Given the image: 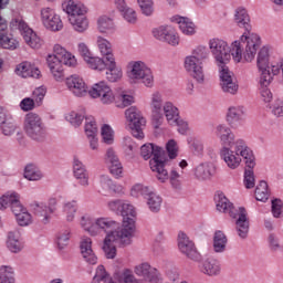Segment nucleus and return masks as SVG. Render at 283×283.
<instances>
[{
  "mask_svg": "<svg viewBox=\"0 0 283 283\" xmlns=\"http://www.w3.org/2000/svg\"><path fill=\"white\" fill-rule=\"evenodd\" d=\"M208 48L219 70V85L223 94L235 96L240 91V84L233 71L229 69L231 60L234 63H253L255 61V44L250 41L247 50H242L240 42H227L220 38H212L208 41Z\"/></svg>",
  "mask_w": 283,
  "mask_h": 283,
  "instance_id": "f257e3e1",
  "label": "nucleus"
},
{
  "mask_svg": "<svg viewBox=\"0 0 283 283\" xmlns=\"http://www.w3.org/2000/svg\"><path fill=\"white\" fill-rule=\"evenodd\" d=\"M213 134L222 145L219 154L226 167L230 171L240 169L242 167L244 139L235 138V134H233V130L227 124L217 125Z\"/></svg>",
  "mask_w": 283,
  "mask_h": 283,
  "instance_id": "f03ea898",
  "label": "nucleus"
},
{
  "mask_svg": "<svg viewBox=\"0 0 283 283\" xmlns=\"http://www.w3.org/2000/svg\"><path fill=\"white\" fill-rule=\"evenodd\" d=\"M136 235V218H124L122 226L118 223L117 228L108 232L103 239L102 251L106 260H114L118 253L116 244L122 247H129L132 238Z\"/></svg>",
  "mask_w": 283,
  "mask_h": 283,
  "instance_id": "7ed1b4c3",
  "label": "nucleus"
},
{
  "mask_svg": "<svg viewBox=\"0 0 283 283\" xmlns=\"http://www.w3.org/2000/svg\"><path fill=\"white\" fill-rule=\"evenodd\" d=\"M256 69L259 72V92L264 103L273 101V93L269 86L277 76V69L271 59V46L264 45L259 50L256 56Z\"/></svg>",
  "mask_w": 283,
  "mask_h": 283,
  "instance_id": "20e7f679",
  "label": "nucleus"
},
{
  "mask_svg": "<svg viewBox=\"0 0 283 283\" xmlns=\"http://www.w3.org/2000/svg\"><path fill=\"white\" fill-rule=\"evenodd\" d=\"M234 23L239 28H243L245 31L238 40L232 41V43L238 42L241 45V50L244 52L249 42L252 41L255 45V55H258V50H260V45H262V40L260 39V35L251 32V18L249 17L247 9L242 7L237 8L234 12Z\"/></svg>",
  "mask_w": 283,
  "mask_h": 283,
  "instance_id": "39448f33",
  "label": "nucleus"
},
{
  "mask_svg": "<svg viewBox=\"0 0 283 283\" xmlns=\"http://www.w3.org/2000/svg\"><path fill=\"white\" fill-rule=\"evenodd\" d=\"M165 150L154 144H145L140 148V156L144 160H149V168L155 174L159 182H165L168 178L167 170L165 169V158H163Z\"/></svg>",
  "mask_w": 283,
  "mask_h": 283,
  "instance_id": "423d86ee",
  "label": "nucleus"
},
{
  "mask_svg": "<svg viewBox=\"0 0 283 283\" xmlns=\"http://www.w3.org/2000/svg\"><path fill=\"white\" fill-rule=\"evenodd\" d=\"M126 75L132 85L143 83L145 87H154V71L144 61H130Z\"/></svg>",
  "mask_w": 283,
  "mask_h": 283,
  "instance_id": "0eeeda50",
  "label": "nucleus"
},
{
  "mask_svg": "<svg viewBox=\"0 0 283 283\" xmlns=\"http://www.w3.org/2000/svg\"><path fill=\"white\" fill-rule=\"evenodd\" d=\"M11 30H19L25 45L30 48L31 50H41L43 45H45V41H43V38L39 35L35 31L23 21L21 18H15L10 22Z\"/></svg>",
  "mask_w": 283,
  "mask_h": 283,
  "instance_id": "6e6552de",
  "label": "nucleus"
},
{
  "mask_svg": "<svg viewBox=\"0 0 283 283\" xmlns=\"http://www.w3.org/2000/svg\"><path fill=\"white\" fill-rule=\"evenodd\" d=\"M23 129L32 140H43L48 136L43 118L36 113L31 112L24 116Z\"/></svg>",
  "mask_w": 283,
  "mask_h": 283,
  "instance_id": "1a4fd4ad",
  "label": "nucleus"
},
{
  "mask_svg": "<svg viewBox=\"0 0 283 283\" xmlns=\"http://www.w3.org/2000/svg\"><path fill=\"white\" fill-rule=\"evenodd\" d=\"M124 116L126 119V127L130 129L134 138L143 140V138H145L143 127L147 125V119H145L140 109L136 106H130L125 111Z\"/></svg>",
  "mask_w": 283,
  "mask_h": 283,
  "instance_id": "9d476101",
  "label": "nucleus"
},
{
  "mask_svg": "<svg viewBox=\"0 0 283 283\" xmlns=\"http://www.w3.org/2000/svg\"><path fill=\"white\" fill-rule=\"evenodd\" d=\"M91 98H97L102 105H114L116 101V92L105 81H99L88 90Z\"/></svg>",
  "mask_w": 283,
  "mask_h": 283,
  "instance_id": "9b49d317",
  "label": "nucleus"
},
{
  "mask_svg": "<svg viewBox=\"0 0 283 283\" xmlns=\"http://www.w3.org/2000/svg\"><path fill=\"white\" fill-rule=\"evenodd\" d=\"M40 19L43 28L49 32H61L63 30V19L52 7H44L40 10Z\"/></svg>",
  "mask_w": 283,
  "mask_h": 283,
  "instance_id": "f8f14e48",
  "label": "nucleus"
},
{
  "mask_svg": "<svg viewBox=\"0 0 283 283\" xmlns=\"http://www.w3.org/2000/svg\"><path fill=\"white\" fill-rule=\"evenodd\" d=\"M77 52L90 70L105 72V60L98 55H94L85 42L77 44Z\"/></svg>",
  "mask_w": 283,
  "mask_h": 283,
  "instance_id": "ddd939ff",
  "label": "nucleus"
},
{
  "mask_svg": "<svg viewBox=\"0 0 283 283\" xmlns=\"http://www.w3.org/2000/svg\"><path fill=\"white\" fill-rule=\"evenodd\" d=\"M153 36L157 41L161 43H167V45H171L172 48H177L180 45V35L178 31L171 25H160L153 29Z\"/></svg>",
  "mask_w": 283,
  "mask_h": 283,
  "instance_id": "4468645a",
  "label": "nucleus"
},
{
  "mask_svg": "<svg viewBox=\"0 0 283 283\" xmlns=\"http://www.w3.org/2000/svg\"><path fill=\"white\" fill-rule=\"evenodd\" d=\"M31 208L35 218H38L42 224H49L52 220V216L56 212V199H50L48 203L33 202Z\"/></svg>",
  "mask_w": 283,
  "mask_h": 283,
  "instance_id": "2eb2a0df",
  "label": "nucleus"
},
{
  "mask_svg": "<svg viewBox=\"0 0 283 283\" xmlns=\"http://www.w3.org/2000/svg\"><path fill=\"white\" fill-rule=\"evenodd\" d=\"M163 118H166L169 125H177L178 127L181 126L184 129H188L189 127V124L180 118V111L169 101L164 104L161 120Z\"/></svg>",
  "mask_w": 283,
  "mask_h": 283,
  "instance_id": "dca6fc26",
  "label": "nucleus"
},
{
  "mask_svg": "<svg viewBox=\"0 0 283 283\" xmlns=\"http://www.w3.org/2000/svg\"><path fill=\"white\" fill-rule=\"evenodd\" d=\"M231 218L235 220V229L239 238L241 240H247L249 238V214L247 213V209L243 207L238 208V212H231Z\"/></svg>",
  "mask_w": 283,
  "mask_h": 283,
  "instance_id": "f3484780",
  "label": "nucleus"
},
{
  "mask_svg": "<svg viewBox=\"0 0 283 283\" xmlns=\"http://www.w3.org/2000/svg\"><path fill=\"white\" fill-rule=\"evenodd\" d=\"M178 249L186 258H189V260H193L195 262L200 260L196 244H193V241H191L185 232H179L178 234Z\"/></svg>",
  "mask_w": 283,
  "mask_h": 283,
  "instance_id": "a211bd4d",
  "label": "nucleus"
},
{
  "mask_svg": "<svg viewBox=\"0 0 283 283\" xmlns=\"http://www.w3.org/2000/svg\"><path fill=\"white\" fill-rule=\"evenodd\" d=\"M134 273L135 275H138V277H144L146 282H153V283L163 282V274H160L158 269L153 268L147 262L137 264L134 268Z\"/></svg>",
  "mask_w": 283,
  "mask_h": 283,
  "instance_id": "6ab92c4d",
  "label": "nucleus"
},
{
  "mask_svg": "<svg viewBox=\"0 0 283 283\" xmlns=\"http://www.w3.org/2000/svg\"><path fill=\"white\" fill-rule=\"evenodd\" d=\"M184 67L197 83H205V66L200 60L187 55L185 57Z\"/></svg>",
  "mask_w": 283,
  "mask_h": 283,
  "instance_id": "aec40b11",
  "label": "nucleus"
},
{
  "mask_svg": "<svg viewBox=\"0 0 283 283\" xmlns=\"http://www.w3.org/2000/svg\"><path fill=\"white\" fill-rule=\"evenodd\" d=\"M65 84L71 94L77 98H83L85 95L90 94L87 83H85V80L78 75H71L66 77Z\"/></svg>",
  "mask_w": 283,
  "mask_h": 283,
  "instance_id": "412c9836",
  "label": "nucleus"
},
{
  "mask_svg": "<svg viewBox=\"0 0 283 283\" xmlns=\"http://www.w3.org/2000/svg\"><path fill=\"white\" fill-rule=\"evenodd\" d=\"M0 132L3 136H12L17 132L14 115L3 106H0Z\"/></svg>",
  "mask_w": 283,
  "mask_h": 283,
  "instance_id": "4be33fe9",
  "label": "nucleus"
},
{
  "mask_svg": "<svg viewBox=\"0 0 283 283\" xmlns=\"http://www.w3.org/2000/svg\"><path fill=\"white\" fill-rule=\"evenodd\" d=\"M52 52L53 53L49 54V56H55V59L63 61L66 67H76V65H78V60L76 59V55L67 51V49H65V46L59 43L54 44Z\"/></svg>",
  "mask_w": 283,
  "mask_h": 283,
  "instance_id": "5701e85b",
  "label": "nucleus"
},
{
  "mask_svg": "<svg viewBox=\"0 0 283 283\" xmlns=\"http://www.w3.org/2000/svg\"><path fill=\"white\" fill-rule=\"evenodd\" d=\"M149 109L154 120H163V108L165 107V97L160 91H155L149 97Z\"/></svg>",
  "mask_w": 283,
  "mask_h": 283,
  "instance_id": "b1692460",
  "label": "nucleus"
},
{
  "mask_svg": "<svg viewBox=\"0 0 283 283\" xmlns=\"http://www.w3.org/2000/svg\"><path fill=\"white\" fill-rule=\"evenodd\" d=\"M46 65L56 83H63L65 81V69L63 67L65 63H63V60H59L54 55H48Z\"/></svg>",
  "mask_w": 283,
  "mask_h": 283,
  "instance_id": "393cba45",
  "label": "nucleus"
},
{
  "mask_svg": "<svg viewBox=\"0 0 283 283\" xmlns=\"http://www.w3.org/2000/svg\"><path fill=\"white\" fill-rule=\"evenodd\" d=\"M244 114H247L244 106H241V105L230 106L226 114V120L228 125L232 127V129H237V127H240V125H242V123L244 122Z\"/></svg>",
  "mask_w": 283,
  "mask_h": 283,
  "instance_id": "a878e982",
  "label": "nucleus"
},
{
  "mask_svg": "<svg viewBox=\"0 0 283 283\" xmlns=\"http://www.w3.org/2000/svg\"><path fill=\"white\" fill-rule=\"evenodd\" d=\"M10 207L12 211H19L21 209V193L17 191H8L0 196V211H6Z\"/></svg>",
  "mask_w": 283,
  "mask_h": 283,
  "instance_id": "bb28decb",
  "label": "nucleus"
},
{
  "mask_svg": "<svg viewBox=\"0 0 283 283\" xmlns=\"http://www.w3.org/2000/svg\"><path fill=\"white\" fill-rule=\"evenodd\" d=\"M95 45L101 54L99 59H103L104 62L116 59L114 55V44L105 36L98 35L95 39Z\"/></svg>",
  "mask_w": 283,
  "mask_h": 283,
  "instance_id": "cd10ccee",
  "label": "nucleus"
},
{
  "mask_svg": "<svg viewBox=\"0 0 283 283\" xmlns=\"http://www.w3.org/2000/svg\"><path fill=\"white\" fill-rule=\"evenodd\" d=\"M15 74L21 78H41V70L31 62H22L17 65Z\"/></svg>",
  "mask_w": 283,
  "mask_h": 283,
  "instance_id": "c85d7f7f",
  "label": "nucleus"
},
{
  "mask_svg": "<svg viewBox=\"0 0 283 283\" xmlns=\"http://www.w3.org/2000/svg\"><path fill=\"white\" fill-rule=\"evenodd\" d=\"M73 176L81 187H90V172L80 159L73 161Z\"/></svg>",
  "mask_w": 283,
  "mask_h": 283,
  "instance_id": "c756f323",
  "label": "nucleus"
},
{
  "mask_svg": "<svg viewBox=\"0 0 283 283\" xmlns=\"http://www.w3.org/2000/svg\"><path fill=\"white\" fill-rule=\"evenodd\" d=\"M216 209L220 213H228L231 218V213L238 212V208L233 207V203L227 198V195L222 191H217L214 195Z\"/></svg>",
  "mask_w": 283,
  "mask_h": 283,
  "instance_id": "7c9ffc66",
  "label": "nucleus"
},
{
  "mask_svg": "<svg viewBox=\"0 0 283 283\" xmlns=\"http://www.w3.org/2000/svg\"><path fill=\"white\" fill-rule=\"evenodd\" d=\"M62 10L70 17H82L87 14V7L75 0H64Z\"/></svg>",
  "mask_w": 283,
  "mask_h": 283,
  "instance_id": "2f4dec72",
  "label": "nucleus"
},
{
  "mask_svg": "<svg viewBox=\"0 0 283 283\" xmlns=\"http://www.w3.org/2000/svg\"><path fill=\"white\" fill-rule=\"evenodd\" d=\"M7 249L10 253H21L25 249L20 231H10L7 235Z\"/></svg>",
  "mask_w": 283,
  "mask_h": 283,
  "instance_id": "473e14b6",
  "label": "nucleus"
},
{
  "mask_svg": "<svg viewBox=\"0 0 283 283\" xmlns=\"http://www.w3.org/2000/svg\"><path fill=\"white\" fill-rule=\"evenodd\" d=\"M80 251L82 258L87 262L88 264H96L98 262V258H96V254L94 253V250L92 249V238L90 237H83L80 243Z\"/></svg>",
  "mask_w": 283,
  "mask_h": 283,
  "instance_id": "72a5a7b5",
  "label": "nucleus"
},
{
  "mask_svg": "<svg viewBox=\"0 0 283 283\" xmlns=\"http://www.w3.org/2000/svg\"><path fill=\"white\" fill-rule=\"evenodd\" d=\"M106 78L109 83H118L123 78V69L116 63V59L105 62Z\"/></svg>",
  "mask_w": 283,
  "mask_h": 283,
  "instance_id": "f704fd0d",
  "label": "nucleus"
},
{
  "mask_svg": "<svg viewBox=\"0 0 283 283\" xmlns=\"http://www.w3.org/2000/svg\"><path fill=\"white\" fill-rule=\"evenodd\" d=\"M171 21L178 23L180 32L186 36H193V34H196V24L191 22L189 18L175 15Z\"/></svg>",
  "mask_w": 283,
  "mask_h": 283,
  "instance_id": "c9c22d12",
  "label": "nucleus"
},
{
  "mask_svg": "<svg viewBox=\"0 0 283 283\" xmlns=\"http://www.w3.org/2000/svg\"><path fill=\"white\" fill-rule=\"evenodd\" d=\"M95 224L97 231H103L108 235L112 231H116L118 229V221L109 218V217H98L95 219Z\"/></svg>",
  "mask_w": 283,
  "mask_h": 283,
  "instance_id": "e433bc0d",
  "label": "nucleus"
},
{
  "mask_svg": "<svg viewBox=\"0 0 283 283\" xmlns=\"http://www.w3.org/2000/svg\"><path fill=\"white\" fill-rule=\"evenodd\" d=\"M216 175V166L212 163H202L195 169V176L198 180H209Z\"/></svg>",
  "mask_w": 283,
  "mask_h": 283,
  "instance_id": "4c0bfd02",
  "label": "nucleus"
},
{
  "mask_svg": "<svg viewBox=\"0 0 283 283\" xmlns=\"http://www.w3.org/2000/svg\"><path fill=\"white\" fill-rule=\"evenodd\" d=\"M23 178L29 182H39L43 180L44 175L36 164H28L23 169Z\"/></svg>",
  "mask_w": 283,
  "mask_h": 283,
  "instance_id": "58836bf2",
  "label": "nucleus"
},
{
  "mask_svg": "<svg viewBox=\"0 0 283 283\" xmlns=\"http://www.w3.org/2000/svg\"><path fill=\"white\" fill-rule=\"evenodd\" d=\"M185 175V170L179 167H172L170 171H167V180H169L170 186L176 191H181L182 189V176Z\"/></svg>",
  "mask_w": 283,
  "mask_h": 283,
  "instance_id": "ea45409f",
  "label": "nucleus"
},
{
  "mask_svg": "<svg viewBox=\"0 0 283 283\" xmlns=\"http://www.w3.org/2000/svg\"><path fill=\"white\" fill-rule=\"evenodd\" d=\"M200 271L203 275H208V277H218L222 271V266L217 260H207L201 264Z\"/></svg>",
  "mask_w": 283,
  "mask_h": 283,
  "instance_id": "a19ab883",
  "label": "nucleus"
},
{
  "mask_svg": "<svg viewBox=\"0 0 283 283\" xmlns=\"http://www.w3.org/2000/svg\"><path fill=\"white\" fill-rule=\"evenodd\" d=\"M80 227L93 238L98 235V230L96 229V219H94L91 214L86 213L80 218Z\"/></svg>",
  "mask_w": 283,
  "mask_h": 283,
  "instance_id": "79ce46f5",
  "label": "nucleus"
},
{
  "mask_svg": "<svg viewBox=\"0 0 283 283\" xmlns=\"http://www.w3.org/2000/svg\"><path fill=\"white\" fill-rule=\"evenodd\" d=\"M69 23L73 28L75 32H78V34H83L90 30V19L84 15H77V17H70Z\"/></svg>",
  "mask_w": 283,
  "mask_h": 283,
  "instance_id": "37998d69",
  "label": "nucleus"
},
{
  "mask_svg": "<svg viewBox=\"0 0 283 283\" xmlns=\"http://www.w3.org/2000/svg\"><path fill=\"white\" fill-rule=\"evenodd\" d=\"M227 244H229V239L224 232L217 230L213 234L212 249L214 253H224L227 251Z\"/></svg>",
  "mask_w": 283,
  "mask_h": 283,
  "instance_id": "c03bdc74",
  "label": "nucleus"
},
{
  "mask_svg": "<svg viewBox=\"0 0 283 283\" xmlns=\"http://www.w3.org/2000/svg\"><path fill=\"white\" fill-rule=\"evenodd\" d=\"M111 283H136V276L130 269H124L114 272Z\"/></svg>",
  "mask_w": 283,
  "mask_h": 283,
  "instance_id": "a18cd8bd",
  "label": "nucleus"
},
{
  "mask_svg": "<svg viewBox=\"0 0 283 283\" xmlns=\"http://www.w3.org/2000/svg\"><path fill=\"white\" fill-rule=\"evenodd\" d=\"M15 220L20 227H30L32 224V214L28 212V209L23 207L20 200V209L18 211H12Z\"/></svg>",
  "mask_w": 283,
  "mask_h": 283,
  "instance_id": "49530a36",
  "label": "nucleus"
},
{
  "mask_svg": "<svg viewBox=\"0 0 283 283\" xmlns=\"http://www.w3.org/2000/svg\"><path fill=\"white\" fill-rule=\"evenodd\" d=\"M77 211L78 203L76 200L65 201L62 205V213H64L66 222H74V220H76Z\"/></svg>",
  "mask_w": 283,
  "mask_h": 283,
  "instance_id": "de8ad7c7",
  "label": "nucleus"
},
{
  "mask_svg": "<svg viewBox=\"0 0 283 283\" xmlns=\"http://www.w3.org/2000/svg\"><path fill=\"white\" fill-rule=\"evenodd\" d=\"M146 205L151 213H158L163 207V197L153 190L146 197Z\"/></svg>",
  "mask_w": 283,
  "mask_h": 283,
  "instance_id": "09e8293b",
  "label": "nucleus"
},
{
  "mask_svg": "<svg viewBox=\"0 0 283 283\" xmlns=\"http://www.w3.org/2000/svg\"><path fill=\"white\" fill-rule=\"evenodd\" d=\"M134 103V96L132 94H128L127 91H119L115 93V101L113 105H116V107L125 108L129 107V105H133Z\"/></svg>",
  "mask_w": 283,
  "mask_h": 283,
  "instance_id": "8fccbe9b",
  "label": "nucleus"
},
{
  "mask_svg": "<svg viewBox=\"0 0 283 283\" xmlns=\"http://www.w3.org/2000/svg\"><path fill=\"white\" fill-rule=\"evenodd\" d=\"M241 154V160H244L245 167H248L249 171H253V169H255V155H253V150L247 146L245 142H243V150Z\"/></svg>",
  "mask_w": 283,
  "mask_h": 283,
  "instance_id": "3c124183",
  "label": "nucleus"
},
{
  "mask_svg": "<svg viewBox=\"0 0 283 283\" xmlns=\"http://www.w3.org/2000/svg\"><path fill=\"white\" fill-rule=\"evenodd\" d=\"M19 40L12 34H0V48L4 50H17L19 48Z\"/></svg>",
  "mask_w": 283,
  "mask_h": 283,
  "instance_id": "603ef678",
  "label": "nucleus"
},
{
  "mask_svg": "<svg viewBox=\"0 0 283 283\" xmlns=\"http://www.w3.org/2000/svg\"><path fill=\"white\" fill-rule=\"evenodd\" d=\"M255 200L259 202H266L271 196V190H269V184L266 181H260L255 188Z\"/></svg>",
  "mask_w": 283,
  "mask_h": 283,
  "instance_id": "864d4df0",
  "label": "nucleus"
},
{
  "mask_svg": "<svg viewBox=\"0 0 283 283\" xmlns=\"http://www.w3.org/2000/svg\"><path fill=\"white\" fill-rule=\"evenodd\" d=\"M154 189H151L149 186L143 185V184H135L134 186H132L130 188V196L132 198H147L151 191Z\"/></svg>",
  "mask_w": 283,
  "mask_h": 283,
  "instance_id": "5fc2aeb1",
  "label": "nucleus"
},
{
  "mask_svg": "<svg viewBox=\"0 0 283 283\" xmlns=\"http://www.w3.org/2000/svg\"><path fill=\"white\" fill-rule=\"evenodd\" d=\"M97 30L101 34H108L114 30V20L107 15H101L97 19Z\"/></svg>",
  "mask_w": 283,
  "mask_h": 283,
  "instance_id": "6e6d98bb",
  "label": "nucleus"
},
{
  "mask_svg": "<svg viewBox=\"0 0 283 283\" xmlns=\"http://www.w3.org/2000/svg\"><path fill=\"white\" fill-rule=\"evenodd\" d=\"M113 276L107 273L104 265H98L95 270V275L93 276L92 283H112Z\"/></svg>",
  "mask_w": 283,
  "mask_h": 283,
  "instance_id": "4d7b16f0",
  "label": "nucleus"
},
{
  "mask_svg": "<svg viewBox=\"0 0 283 283\" xmlns=\"http://www.w3.org/2000/svg\"><path fill=\"white\" fill-rule=\"evenodd\" d=\"M64 118L72 127H81L85 120V116L76 111H70L64 115Z\"/></svg>",
  "mask_w": 283,
  "mask_h": 283,
  "instance_id": "13d9d810",
  "label": "nucleus"
},
{
  "mask_svg": "<svg viewBox=\"0 0 283 283\" xmlns=\"http://www.w3.org/2000/svg\"><path fill=\"white\" fill-rule=\"evenodd\" d=\"M1 283H14V269L10 265L0 266Z\"/></svg>",
  "mask_w": 283,
  "mask_h": 283,
  "instance_id": "bf43d9fd",
  "label": "nucleus"
},
{
  "mask_svg": "<svg viewBox=\"0 0 283 283\" xmlns=\"http://www.w3.org/2000/svg\"><path fill=\"white\" fill-rule=\"evenodd\" d=\"M102 142L105 145H114V128L109 124H103L101 127Z\"/></svg>",
  "mask_w": 283,
  "mask_h": 283,
  "instance_id": "052dcab7",
  "label": "nucleus"
},
{
  "mask_svg": "<svg viewBox=\"0 0 283 283\" xmlns=\"http://www.w3.org/2000/svg\"><path fill=\"white\" fill-rule=\"evenodd\" d=\"M84 132L86 136L98 135V126H96V118L88 115L85 117Z\"/></svg>",
  "mask_w": 283,
  "mask_h": 283,
  "instance_id": "680f3d73",
  "label": "nucleus"
},
{
  "mask_svg": "<svg viewBox=\"0 0 283 283\" xmlns=\"http://www.w3.org/2000/svg\"><path fill=\"white\" fill-rule=\"evenodd\" d=\"M197 61H207L209 59V49L206 45H198L192 51L191 54L188 55Z\"/></svg>",
  "mask_w": 283,
  "mask_h": 283,
  "instance_id": "e2e57ef3",
  "label": "nucleus"
},
{
  "mask_svg": "<svg viewBox=\"0 0 283 283\" xmlns=\"http://www.w3.org/2000/svg\"><path fill=\"white\" fill-rule=\"evenodd\" d=\"M71 235H72V232H70V230H63L57 233L56 244H57V249H60V251H63V249H65L67 247V244H70Z\"/></svg>",
  "mask_w": 283,
  "mask_h": 283,
  "instance_id": "0e129e2a",
  "label": "nucleus"
},
{
  "mask_svg": "<svg viewBox=\"0 0 283 283\" xmlns=\"http://www.w3.org/2000/svg\"><path fill=\"white\" fill-rule=\"evenodd\" d=\"M45 94H48V87L45 86H39L33 90L31 98L38 104V107H41V105H43Z\"/></svg>",
  "mask_w": 283,
  "mask_h": 283,
  "instance_id": "69168bd1",
  "label": "nucleus"
},
{
  "mask_svg": "<svg viewBox=\"0 0 283 283\" xmlns=\"http://www.w3.org/2000/svg\"><path fill=\"white\" fill-rule=\"evenodd\" d=\"M142 14L151 17L154 14V0H137Z\"/></svg>",
  "mask_w": 283,
  "mask_h": 283,
  "instance_id": "338daca9",
  "label": "nucleus"
},
{
  "mask_svg": "<svg viewBox=\"0 0 283 283\" xmlns=\"http://www.w3.org/2000/svg\"><path fill=\"white\" fill-rule=\"evenodd\" d=\"M120 216L125 218H136V208L129 201L124 200L122 206Z\"/></svg>",
  "mask_w": 283,
  "mask_h": 283,
  "instance_id": "774afa93",
  "label": "nucleus"
}]
</instances>
